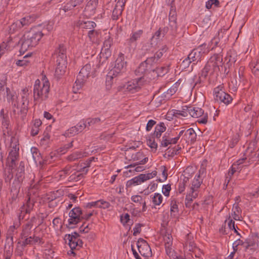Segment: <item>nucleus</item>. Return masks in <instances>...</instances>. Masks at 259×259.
<instances>
[{
	"mask_svg": "<svg viewBox=\"0 0 259 259\" xmlns=\"http://www.w3.org/2000/svg\"><path fill=\"white\" fill-rule=\"evenodd\" d=\"M41 26H36L26 32L20 39V52L24 53L31 47H35L41 39L44 33L42 32Z\"/></svg>",
	"mask_w": 259,
	"mask_h": 259,
	"instance_id": "nucleus-1",
	"label": "nucleus"
},
{
	"mask_svg": "<svg viewBox=\"0 0 259 259\" xmlns=\"http://www.w3.org/2000/svg\"><path fill=\"white\" fill-rule=\"evenodd\" d=\"M50 83L45 76L42 77L41 80L36 79L33 88V96L35 100L42 101L49 97Z\"/></svg>",
	"mask_w": 259,
	"mask_h": 259,
	"instance_id": "nucleus-2",
	"label": "nucleus"
},
{
	"mask_svg": "<svg viewBox=\"0 0 259 259\" xmlns=\"http://www.w3.org/2000/svg\"><path fill=\"white\" fill-rule=\"evenodd\" d=\"M95 159L94 157H91L87 161V163L85 164V165L79 168L77 171L73 172V170H71L69 169H65L63 170L59 171L56 175V178H58L59 180H63L64 179L66 176L68 175H69L72 173L70 178L71 180H74L75 181H78L80 180V177H82L83 175H85L87 173L88 169V167L90 166V163L91 161Z\"/></svg>",
	"mask_w": 259,
	"mask_h": 259,
	"instance_id": "nucleus-3",
	"label": "nucleus"
},
{
	"mask_svg": "<svg viewBox=\"0 0 259 259\" xmlns=\"http://www.w3.org/2000/svg\"><path fill=\"white\" fill-rule=\"evenodd\" d=\"M201 183L199 175H196L186 196L185 204L187 207H191L193 201L198 197Z\"/></svg>",
	"mask_w": 259,
	"mask_h": 259,
	"instance_id": "nucleus-4",
	"label": "nucleus"
},
{
	"mask_svg": "<svg viewBox=\"0 0 259 259\" xmlns=\"http://www.w3.org/2000/svg\"><path fill=\"white\" fill-rule=\"evenodd\" d=\"M56 60V68L55 75L58 78L65 75L67 65V56L63 47H60Z\"/></svg>",
	"mask_w": 259,
	"mask_h": 259,
	"instance_id": "nucleus-5",
	"label": "nucleus"
},
{
	"mask_svg": "<svg viewBox=\"0 0 259 259\" xmlns=\"http://www.w3.org/2000/svg\"><path fill=\"white\" fill-rule=\"evenodd\" d=\"M91 73H92L91 64H87L81 69L73 87L74 93H77L81 88Z\"/></svg>",
	"mask_w": 259,
	"mask_h": 259,
	"instance_id": "nucleus-6",
	"label": "nucleus"
},
{
	"mask_svg": "<svg viewBox=\"0 0 259 259\" xmlns=\"http://www.w3.org/2000/svg\"><path fill=\"white\" fill-rule=\"evenodd\" d=\"M222 59L218 55L212 56L207 62V63L202 69L201 76L205 78L209 71L212 69L214 71L219 69V66L221 64Z\"/></svg>",
	"mask_w": 259,
	"mask_h": 259,
	"instance_id": "nucleus-7",
	"label": "nucleus"
},
{
	"mask_svg": "<svg viewBox=\"0 0 259 259\" xmlns=\"http://www.w3.org/2000/svg\"><path fill=\"white\" fill-rule=\"evenodd\" d=\"M6 79L2 80L0 81V100L3 98L5 99L7 97L8 101L14 106H16V101L17 99V95L15 93L11 92L10 90L6 87Z\"/></svg>",
	"mask_w": 259,
	"mask_h": 259,
	"instance_id": "nucleus-8",
	"label": "nucleus"
},
{
	"mask_svg": "<svg viewBox=\"0 0 259 259\" xmlns=\"http://www.w3.org/2000/svg\"><path fill=\"white\" fill-rule=\"evenodd\" d=\"M156 175L157 172L155 170L147 174H141L127 181L126 182V186L131 187L141 185L145 181L154 178Z\"/></svg>",
	"mask_w": 259,
	"mask_h": 259,
	"instance_id": "nucleus-9",
	"label": "nucleus"
},
{
	"mask_svg": "<svg viewBox=\"0 0 259 259\" xmlns=\"http://www.w3.org/2000/svg\"><path fill=\"white\" fill-rule=\"evenodd\" d=\"M81 213L80 208H73L69 213L67 227L70 228H75L76 224L81 221Z\"/></svg>",
	"mask_w": 259,
	"mask_h": 259,
	"instance_id": "nucleus-10",
	"label": "nucleus"
},
{
	"mask_svg": "<svg viewBox=\"0 0 259 259\" xmlns=\"http://www.w3.org/2000/svg\"><path fill=\"white\" fill-rule=\"evenodd\" d=\"M138 250L142 256L148 258L152 256V251L148 243L143 239L138 240L137 243Z\"/></svg>",
	"mask_w": 259,
	"mask_h": 259,
	"instance_id": "nucleus-11",
	"label": "nucleus"
},
{
	"mask_svg": "<svg viewBox=\"0 0 259 259\" xmlns=\"http://www.w3.org/2000/svg\"><path fill=\"white\" fill-rule=\"evenodd\" d=\"M126 69V62L125 61L122 54L117 58L114 67L111 69L118 75L125 72Z\"/></svg>",
	"mask_w": 259,
	"mask_h": 259,
	"instance_id": "nucleus-12",
	"label": "nucleus"
},
{
	"mask_svg": "<svg viewBox=\"0 0 259 259\" xmlns=\"http://www.w3.org/2000/svg\"><path fill=\"white\" fill-rule=\"evenodd\" d=\"M10 147L12 148L9 155V158L14 162L17 158L19 154L18 140L16 137L11 138Z\"/></svg>",
	"mask_w": 259,
	"mask_h": 259,
	"instance_id": "nucleus-13",
	"label": "nucleus"
},
{
	"mask_svg": "<svg viewBox=\"0 0 259 259\" xmlns=\"http://www.w3.org/2000/svg\"><path fill=\"white\" fill-rule=\"evenodd\" d=\"M143 77H139L128 81L124 85L125 91L131 93L137 92L142 85Z\"/></svg>",
	"mask_w": 259,
	"mask_h": 259,
	"instance_id": "nucleus-14",
	"label": "nucleus"
},
{
	"mask_svg": "<svg viewBox=\"0 0 259 259\" xmlns=\"http://www.w3.org/2000/svg\"><path fill=\"white\" fill-rule=\"evenodd\" d=\"M30 94V92L29 90L27 88L24 89L22 90V94L21 95V106H20V112L22 114H26L29 104V96Z\"/></svg>",
	"mask_w": 259,
	"mask_h": 259,
	"instance_id": "nucleus-15",
	"label": "nucleus"
},
{
	"mask_svg": "<svg viewBox=\"0 0 259 259\" xmlns=\"http://www.w3.org/2000/svg\"><path fill=\"white\" fill-rule=\"evenodd\" d=\"M131 200L138 204H140L142 206V208L141 210H134L133 213L135 215L140 214L141 212H144L147 209L146 202L145 200L143 198L142 196L139 195H133L131 197Z\"/></svg>",
	"mask_w": 259,
	"mask_h": 259,
	"instance_id": "nucleus-16",
	"label": "nucleus"
},
{
	"mask_svg": "<svg viewBox=\"0 0 259 259\" xmlns=\"http://www.w3.org/2000/svg\"><path fill=\"white\" fill-rule=\"evenodd\" d=\"M205 46H200L197 49L193 50L188 56L190 61L193 63L192 66L200 61L202 57V48Z\"/></svg>",
	"mask_w": 259,
	"mask_h": 259,
	"instance_id": "nucleus-17",
	"label": "nucleus"
},
{
	"mask_svg": "<svg viewBox=\"0 0 259 259\" xmlns=\"http://www.w3.org/2000/svg\"><path fill=\"white\" fill-rule=\"evenodd\" d=\"M66 238L68 240L69 245L72 249H75L77 246L82 245V241L78 238V234L75 232L71 235H66Z\"/></svg>",
	"mask_w": 259,
	"mask_h": 259,
	"instance_id": "nucleus-18",
	"label": "nucleus"
},
{
	"mask_svg": "<svg viewBox=\"0 0 259 259\" xmlns=\"http://www.w3.org/2000/svg\"><path fill=\"white\" fill-rule=\"evenodd\" d=\"M126 0H118L112 12V17L114 20H117L121 15L124 9Z\"/></svg>",
	"mask_w": 259,
	"mask_h": 259,
	"instance_id": "nucleus-19",
	"label": "nucleus"
},
{
	"mask_svg": "<svg viewBox=\"0 0 259 259\" xmlns=\"http://www.w3.org/2000/svg\"><path fill=\"white\" fill-rule=\"evenodd\" d=\"M246 158L239 159L237 161L233 164L231 169L228 172V176L230 177L234 172L241 170L243 166H247L248 164L246 163Z\"/></svg>",
	"mask_w": 259,
	"mask_h": 259,
	"instance_id": "nucleus-20",
	"label": "nucleus"
},
{
	"mask_svg": "<svg viewBox=\"0 0 259 259\" xmlns=\"http://www.w3.org/2000/svg\"><path fill=\"white\" fill-rule=\"evenodd\" d=\"M196 137L195 131L192 128H190L186 130L182 140H184L187 143H192L196 140Z\"/></svg>",
	"mask_w": 259,
	"mask_h": 259,
	"instance_id": "nucleus-21",
	"label": "nucleus"
},
{
	"mask_svg": "<svg viewBox=\"0 0 259 259\" xmlns=\"http://www.w3.org/2000/svg\"><path fill=\"white\" fill-rule=\"evenodd\" d=\"M180 84L178 81L175 82L166 92L162 94L161 98L163 100H169L178 91Z\"/></svg>",
	"mask_w": 259,
	"mask_h": 259,
	"instance_id": "nucleus-22",
	"label": "nucleus"
},
{
	"mask_svg": "<svg viewBox=\"0 0 259 259\" xmlns=\"http://www.w3.org/2000/svg\"><path fill=\"white\" fill-rule=\"evenodd\" d=\"M160 36L161 31L160 30H158L155 32L154 35L152 37L150 41L147 42L146 44L143 46V49L147 51L155 46L158 42V39H159Z\"/></svg>",
	"mask_w": 259,
	"mask_h": 259,
	"instance_id": "nucleus-23",
	"label": "nucleus"
},
{
	"mask_svg": "<svg viewBox=\"0 0 259 259\" xmlns=\"http://www.w3.org/2000/svg\"><path fill=\"white\" fill-rule=\"evenodd\" d=\"M118 75L112 70L108 72L106 78V87L107 89L109 90L111 89L114 82V79Z\"/></svg>",
	"mask_w": 259,
	"mask_h": 259,
	"instance_id": "nucleus-24",
	"label": "nucleus"
},
{
	"mask_svg": "<svg viewBox=\"0 0 259 259\" xmlns=\"http://www.w3.org/2000/svg\"><path fill=\"white\" fill-rule=\"evenodd\" d=\"M163 240L165 243V247L166 253L170 255L171 252L170 247L172 244V239L171 234H166L163 236Z\"/></svg>",
	"mask_w": 259,
	"mask_h": 259,
	"instance_id": "nucleus-25",
	"label": "nucleus"
},
{
	"mask_svg": "<svg viewBox=\"0 0 259 259\" xmlns=\"http://www.w3.org/2000/svg\"><path fill=\"white\" fill-rule=\"evenodd\" d=\"M258 247V243L256 239L250 238L245 240V243L244 244V248L245 250L248 249H255Z\"/></svg>",
	"mask_w": 259,
	"mask_h": 259,
	"instance_id": "nucleus-26",
	"label": "nucleus"
},
{
	"mask_svg": "<svg viewBox=\"0 0 259 259\" xmlns=\"http://www.w3.org/2000/svg\"><path fill=\"white\" fill-rule=\"evenodd\" d=\"M241 209L239 207L237 203L236 202L233 206L231 214L230 215L231 218H232L234 220L236 221L240 220L241 218Z\"/></svg>",
	"mask_w": 259,
	"mask_h": 259,
	"instance_id": "nucleus-27",
	"label": "nucleus"
},
{
	"mask_svg": "<svg viewBox=\"0 0 259 259\" xmlns=\"http://www.w3.org/2000/svg\"><path fill=\"white\" fill-rule=\"evenodd\" d=\"M150 197L151 201L154 206L160 205L163 201V196L159 193H155L151 195Z\"/></svg>",
	"mask_w": 259,
	"mask_h": 259,
	"instance_id": "nucleus-28",
	"label": "nucleus"
},
{
	"mask_svg": "<svg viewBox=\"0 0 259 259\" xmlns=\"http://www.w3.org/2000/svg\"><path fill=\"white\" fill-rule=\"evenodd\" d=\"M143 31L142 30L133 31L130 35L129 39L127 40L128 44L131 45L135 43L141 37Z\"/></svg>",
	"mask_w": 259,
	"mask_h": 259,
	"instance_id": "nucleus-29",
	"label": "nucleus"
},
{
	"mask_svg": "<svg viewBox=\"0 0 259 259\" xmlns=\"http://www.w3.org/2000/svg\"><path fill=\"white\" fill-rule=\"evenodd\" d=\"M173 114L177 118L186 117L189 114V107L184 106L182 110H174Z\"/></svg>",
	"mask_w": 259,
	"mask_h": 259,
	"instance_id": "nucleus-30",
	"label": "nucleus"
},
{
	"mask_svg": "<svg viewBox=\"0 0 259 259\" xmlns=\"http://www.w3.org/2000/svg\"><path fill=\"white\" fill-rule=\"evenodd\" d=\"M203 110L200 108L189 107V113L192 117L198 118L203 115Z\"/></svg>",
	"mask_w": 259,
	"mask_h": 259,
	"instance_id": "nucleus-31",
	"label": "nucleus"
},
{
	"mask_svg": "<svg viewBox=\"0 0 259 259\" xmlns=\"http://www.w3.org/2000/svg\"><path fill=\"white\" fill-rule=\"evenodd\" d=\"M165 130L166 126H165L164 123L160 122L156 125L153 133V136L156 138L159 139L161 137L162 133L164 132Z\"/></svg>",
	"mask_w": 259,
	"mask_h": 259,
	"instance_id": "nucleus-32",
	"label": "nucleus"
},
{
	"mask_svg": "<svg viewBox=\"0 0 259 259\" xmlns=\"http://www.w3.org/2000/svg\"><path fill=\"white\" fill-rule=\"evenodd\" d=\"M83 1V0H71L68 3L64 6L63 10L65 12H66L80 4Z\"/></svg>",
	"mask_w": 259,
	"mask_h": 259,
	"instance_id": "nucleus-33",
	"label": "nucleus"
},
{
	"mask_svg": "<svg viewBox=\"0 0 259 259\" xmlns=\"http://www.w3.org/2000/svg\"><path fill=\"white\" fill-rule=\"evenodd\" d=\"M79 25L81 28L91 30L93 29L96 26V24L94 22L90 20L81 21Z\"/></svg>",
	"mask_w": 259,
	"mask_h": 259,
	"instance_id": "nucleus-34",
	"label": "nucleus"
},
{
	"mask_svg": "<svg viewBox=\"0 0 259 259\" xmlns=\"http://www.w3.org/2000/svg\"><path fill=\"white\" fill-rule=\"evenodd\" d=\"M222 88L223 87L222 86H219L214 89L213 95L214 99L218 101H220L224 96H226V92L223 91Z\"/></svg>",
	"mask_w": 259,
	"mask_h": 259,
	"instance_id": "nucleus-35",
	"label": "nucleus"
},
{
	"mask_svg": "<svg viewBox=\"0 0 259 259\" xmlns=\"http://www.w3.org/2000/svg\"><path fill=\"white\" fill-rule=\"evenodd\" d=\"M222 88L223 87L222 86H219L214 89L213 95L214 99L218 101H220L224 96H226V92L223 91Z\"/></svg>",
	"mask_w": 259,
	"mask_h": 259,
	"instance_id": "nucleus-36",
	"label": "nucleus"
},
{
	"mask_svg": "<svg viewBox=\"0 0 259 259\" xmlns=\"http://www.w3.org/2000/svg\"><path fill=\"white\" fill-rule=\"evenodd\" d=\"M33 202L29 199L26 204L20 208L21 213H29L33 209Z\"/></svg>",
	"mask_w": 259,
	"mask_h": 259,
	"instance_id": "nucleus-37",
	"label": "nucleus"
},
{
	"mask_svg": "<svg viewBox=\"0 0 259 259\" xmlns=\"http://www.w3.org/2000/svg\"><path fill=\"white\" fill-rule=\"evenodd\" d=\"M22 27V22L19 20H17L9 26L8 29L9 33H13L19 30Z\"/></svg>",
	"mask_w": 259,
	"mask_h": 259,
	"instance_id": "nucleus-38",
	"label": "nucleus"
},
{
	"mask_svg": "<svg viewBox=\"0 0 259 259\" xmlns=\"http://www.w3.org/2000/svg\"><path fill=\"white\" fill-rule=\"evenodd\" d=\"M147 144L150 148L152 151L155 152L156 151L158 145L153 136H149L147 137Z\"/></svg>",
	"mask_w": 259,
	"mask_h": 259,
	"instance_id": "nucleus-39",
	"label": "nucleus"
},
{
	"mask_svg": "<svg viewBox=\"0 0 259 259\" xmlns=\"http://www.w3.org/2000/svg\"><path fill=\"white\" fill-rule=\"evenodd\" d=\"M38 26L42 27V32L44 33V35L46 34V31L47 32H50L53 29V23L51 22L44 23Z\"/></svg>",
	"mask_w": 259,
	"mask_h": 259,
	"instance_id": "nucleus-40",
	"label": "nucleus"
},
{
	"mask_svg": "<svg viewBox=\"0 0 259 259\" xmlns=\"http://www.w3.org/2000/svg\"><path fill=\"white\" fill-rule=\"evenodd\" d=\"M86 156L85 153H82L80 151L75 152L72 153L68 157L69 160H75L76 159L82 158Z\"/></svg>",
	"mask_w": 259,
	"mask_h": 259,
	"instance_id": "nucleus-41",
	"label": "nucleus"
},
{
	"mask_svg": "<svg viewBox=\"0 0 259 259\" xmlns=\"http://www.w3.org/2000/svg\"><path fill=\"white\" fill-rule=\"evenodd\" d=\"M35 20V17L28 15L19 20L22 22V26H24L32 22Z\"/></svg>",
	"mask_w": 259,
	"mask_h": 259,
	"instance_id": "nucleus-42",
	"label": "nucleus"
},
{
	"mask_svg": "<svg viewBox=\"0 0 259 259\" xmlns=\"http://www.w3.org/2000/svg\"><path fill=\"white\" fill-rule=\"evenodd\" d=\"M31 56V54H30V53H28L27 54H26V55H25L24 57H23V59L22 60H18L16 61V65L19 66H27L29 61L27 60H26V58H28V57H30Z\"/></svg>",
	"mask_w": 259,
	"mask_h": 259,
	"instance_id": "nucleus-43",
	"label": "nucleus"
},
{
	"mask_svg": "<svg viewBox=\"0 0 259 259\" xmlns=\"http://www.w3.org/2000/svg\"><path fill=\"white\" fill-rule=\"evenodd\" d=\"M98 4V0H90L86 6V9L94 11L97 7Z\"/></svg>",
	"mask_w": 259,
	"mask_h": 259,
	"instance_id": "nucleus-44",
	"label": "nucleus"
},
{
	"mask_svg": "<svg viewBox=\"0 0 259 259\" xmlns=\"http://www.w3.org/2000/svg\"><path fill=\"white\" fill-rule=\"evenodd\" d=\"M152 58H148L147 60H146V61L145 62L141 63L139 68L136 70V72L139 73H143L145 70L146 65L150 64V62L152 61Z\"/></svg>",
	"mask_w": 259,
	"mask_h": 259,
	"instance_id": "nucleus-45",
	"label": "nucleus"
},
{
	"mask_svg": "<svg viewBox=\"0 0 259 259\" xmlns=\"http://www.w3.org/2000/svg\"><path fill=\"white\" fill-rule=\"evenodd\" d=\"M219 1L218 0H208L206 2L205 6L207 9H210L213 8L217 7L219 5Z\"/></svg>",
	"mask_w": 259,
	"mask_h": 259,
	"instance_id": "nucleus-46",
	"label": "nucleus"
},
{
	"mask_svg": "<svg viewBox=\"0 0 259 259\" xmlns=\"http://www.w3.org/2000/svg\"><path fill=\"white\" fill-rule=\"evenodd\" d=\"M226 222H228V226L230 229L234 230V232L239 236H240V234L236 230L235 227V223L233 221L232 219L231 218V216H229V218L226 220Z\"/></svg>",
	"mask_w": 259,
	"mask_h": 259,
	"instance_id": "nucleus-47",
	"label": "nucleus"
},
{
	"mask_svg": "<svg viewBox=\"0 0 259 259\" xmlns=\"http://www.w3.org/2000/svg\"><path fill=\"white\" fill-rule=\"evenodd\" d=\"M75 126L79 133L82 131L85 127L89 125L88 124L87 120H81L80 122H79Z\"/></svg>",
	"mask_w": 259,
	"mask_h": 259,
	"instance_id": "nucleus-48",
	"label": "nucleus"
},
{
	"mask_svg": "<svg viewBox=\"0 0 259 259\" xmlns=\"http://www.w3.org/2000/svg\"><path fill=\"white\" fill-rule=\"evenodd\" d=\"M32 227V223L31 222L27 223L24 227L22 233V236L28 235Z\"/></svg>",
	"mask_w": 259,
	"mask_h": 259,
	"instance_id": "nucleus-49",
	"label": "nucleus"
},
{
	"mask_svg": "<svg viewBox=\"0 0 259 259\" xmlns=\"http://www.w3.org/2000/svg\"><path fill=\"white\" fill-rule=\"evenodd\" d=\"M169 20L172 26L174 25L176 23V13L175 10H170L169 15Z\"/></svg>",
	"mask_w": 259,
	"mask_h": 259,
	"instance_id": "nucleus-50",
	"label": "nucleus"
},
{
	"mask_svg": "<svg viewBox=\"0 0 259 259\" xmlns=\"http://www.w3.org/2000/svg\"><path fill=\"white\" fill-rule=\"evenodd\" d=\"M79 132L78 131L76 126H74L68 129L66 132L65 135H66L67 136H72L77 134Z\"/></svg>",
	"mask_w": 259,
	"mask_h": 259,
	"instance_id": "nucleus-51",
	"label": "nucleus"
},
{
	"mask_svg": "<svg viewBox=\"0 0 259 259\" xmlns=\"http://www.w3.org/2000/svg\"><path fill=\"white\" fill-rule=\"evenodd\" d=\"M245 243V241L241 240L240 239H237L236 241H235L233 244L232 247L233 250L235 251H237L238 249V247L240 245L244 247V244Z\"/></svg>",
	"mask_w": 259,
	"mask_h": 259,
	"instance_id": "nucleus-52",
	"label": "nucleus"
},
{
	"mask_svg": "<svg viewBox=\"0 0 259 259\" xmlns=\"http://www.w3.org/2000/svg\"><path fill=\"white\" fill-rule=\"evenodd\" d=\"M225 95L226 96H224L222 99H221L220 100V102L224 103L226 105H228L232 102V98L230 95L226 93H225Z\"/></svg>",
	"mask_w": 259,
	"mask_h": 259,
	"instance_id": "nucleus-53",
	"label": "nucleus"
},
{
	"mask_svg": "<svg viewBox=\"0 0 259 259\" xmlns=\"http://www.w3.org/2000/svg\"><path fill=\"white\" fill-rule=\"evenodd\" d=\"M130 217L128 213L123 214L120 217V221L121 223L123 225H126L128 224L130 221Z\"/></svg>",
	"mask_w": 259,
	"mask_h": 259,
	"instance_id": "nucleus-54",
	"label": "nucleus"
},
{
	"mask_svg": "<svg viewBox=\"0 0 259 259\" xmlns=\"http://www.w3.org/2000/svg\"><path fill=\"white\" fill-rule=\"evenodd\" d=\"M101 120V119L99 117H95L93 118H89L87 120L89 126H92L95 124H98Z\"/></svg>",
	"mask_w": 259,
	"mask_h": 259,
	"instance_id": "nucleus-55",
	"label": "nucleus"
},
{
	"mask_svg": "<svg viewBox=\"0 0 259 259\" xmlns=\"http://www.w3.org/2000/svg\"><path fill=\"white\" fill-rule=\"evenodd\" d=\"M101 55L105 58H107L111 55L110 48L102 47L101 51Z\"/></svg>",
	"mask_w": 259,
	"mask_h": 259,
	"instance_id": "nucleus-56",
	"label": "nucleus"
},
{
	"mask_svg": "<svg viewBox=\"0 0 259 259\" xmlns=\"http://www.w3.org/2000/svg\"><path fill=\"white\" fill-rule=\"evenodd\" d=\"M170 211L171 215L175 217L177 215L178 213V206L176 203L171 204Z\"/></svg>",
	"mask_w": 259,
	"mask_h": 259,
	"instance_id": "nucleus-57",
	"label": "nucleus"
},
{
	"mask_svg": "<svg viewBox=\"0 0 259 259\" xmlns=\"http://www.w3.org/2000/svg\"><path fill=\"white\" fill-rule=\"evenodd\" d=\"M110 206V203L106 201L103 200H98V208H101L103 209L108 208Z\"/></svg>",
	"mask_w": 259,
	"mask_h": 259,
	"instance_id": "nucleus-58",
	"label": "nucleus"
},
{
	"mask_svg": "<svg viewBox=\"0 0 259 259\" xmlns=\"http://www.w3.org/2000/svg\"><path fill=\"white\" fill-rule=\"evenodd\" d=\"M208 115L207 113H203V115L198 117L197 122L201 124H206L207 122Z\"/></svg>",
	"mask_w": 259,
	"mask_h": 259,
	"instance_id": "nucleus-59",
	"label": "nucleus"
},
{
	"mask_svg": "<svg viewBox=\"0 0 259 259\" xmlns=\"http://www.w3.org/2000/svg\"><path fill=\"white\" fill-rule=\"evenodd\" d=\"M171 190V187L170 185H163L162 188V192L163 195L166 197L169 195V192Z\"/></svg>",
	"mask_w": 259,
	"mask_h": 259,
	"instance_id": "nucleus-60",
	"label": "nucleus"
},
{
	"mask_svg": "<svg viewBox=\"0 0 259 259\" xmlns=\"http://www.w3.org/2000/svg\"><path fill=\"white\" fill-rule=\"evenodd\" d=\"M185 247L186 250L193 251L195 248V245L193 241H187V242L185 244Z\"/></svg>",
	"mask_w": 259,
	"mask_h": 259,
	"instance_id": "nucleus-61",
	"label": "nucleus"
},
{
	"mask_svg": "<svg viewBox=\"0 0 259 259\" xmlns=\"http://www.w3.org/2000/svg\"><path fill=\"white\" fill-rule=\"evenodd\" d=\"M158 76H163L168 72V68L166 67H162L156 69Z\"/></svg>",
	"mask_w": 259,
	"mask_h": 259,
	"instance_id": "nucleus-62",
	"label": "nucleus"
},
{
	"mask_svg": "<svg viewBox=\"0 0 259 259\" xmlns=\"http://www.w3.org/2000/svg\"><path fill=\"white\" fill-rule=\"evenodd\" d=\"M166 51V47L165 46H163L161 49L158 51L156 54H155V58H156L157 59L160 58L164 53H165Z\"/></svg>",
	"mask_w": 259,
	"mask_h": 259,
	"instance_id": "nucleus-63",
	"label": "nucleus"
},
{
	"mask_svg": "<svg viewBox=\"0 0 259 259\" xmlns=\"http://www.w3.org/2000/svg\"><path fill=\"white\" fill-rule=\"evenodd\" d=\"M169 141V138L165 135H164L162 138L161 146L163 147H166L168 146L170 144Z\"/></svg>",
	"mask_w": 259,
	"mask_h": 259,
	"instance_id": "nucleus-64",
	"label": "nucleus"
}]
</instances>
